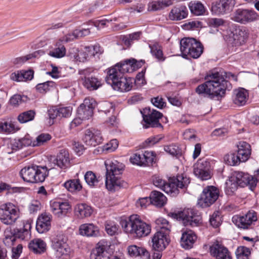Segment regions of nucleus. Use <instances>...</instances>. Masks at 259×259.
I'll list each match as a JSON object with an SVG mask.
<instances>
[{
    "mask_svg": "<svg viewBox=\"0 0 259 259\" xmlns=\"http://www.w3.org/2000/svg\"><path fill=\"white\" fill-rule=\"evenodd\" d=\"M31 228V223L28 221H27L24 224L23 229H18L17 231H15L14 234L16 238L18 237L22 240L28 238L30 235L29 230Z\"/></svg>",
    "mask_w": 259,
    "mask_h": 259,
    "instance_id": "a19ab883",
    "label": "nucleus"
},
{
    "mask_svg": "<svg viewBox=\"0 0 259 259\" xmlns=\"http://www.w3.org/2000/svg\"><path fill=\"white\" fill-rule=\"evenodd\" d=\"M55 83L52 81H48L38 83L36 86V90L40 93H45L55 88Z\"/></svg>",
    "mask_w": 259,
    "mask_h": 259,
    "instance_id": "8fccbe9b",
    "label": "nucleus"
},
{
    "mask_svg": "<svg viewBox=\"0 0 259 259\" xmlns=\"http://www.w3.org/2000/svg\"><path fill=\"white\" fill-rule=\"evenodd\" d=\"M93 212L91 206L86 204L82 203L77 205L74 208L75 215L79 219L90 217Z\"/></svg>",
    "mask_w": 259,
    "mask_h": 259,
    "instance_id": "c9c22d12",
    "label": "nucleus"
},
{
    "mask_svg": "<svg viewBox=\"0 0 259 259\" xmlns=\"http://www.w3.org/2000/svg\"><path fill=\"white\" fill-rule=\"evenodd\" d=\"M51 211L58 217L65 216L71 209V205L67 201H53L50 203Z\"/></svg>",
    "mask_w": 259,
    "mask_h": 259,
    "instance_id": "5701e85b",
    "label": "nucleus"
},
{
    "mask_svg": "<svg viewBox=\"0 0 259 259\" xmlns=\"http://www.w3.org/2000/svg\"><path fill=\"white\" fill-rule=\"evenodd\" d=\"M150 202L151 204L158 206H163L166 202V197L160 192L153 191L150 194Z\"/></svg>",
    "mask_w": 259,
    "mask_h": 259,
    "instance_id": "e433bc0d",
    "label": "nucleus"
},
{
    "mask_svg": "<svg viewBox=\"0 0 259 259\" xmlns=\"http://www.w3.org/2000/svg\"><path fill=\"white\" fill-rule=\"evenodd\" d=\"M156 228L159 229L158 231H162L166 234H169L171 229V225L168 221L163 218L157 219L155 221Z\"/></svg>",
    "mask_w": 259,
    "mask_h": 259,
    "instance_id": "79ce46f5",
    "label": "nucleus"
},
{
    "mask_svg": "<svg viewBox=\"0 0 259 259\" xmlns=\"http://www.w3.org/2000/svg\"><path fill=\"white\" fill-rule=\"evenodd\" d=\"M19 210L13 203H7L0 206V220L4 224L12 225L19 218Z\"/></svg>",
    "mask_w": 259,
    "mask_h": 259,
    "instance_id": "6e6552de",
    "label": "nucleus"
},
{
    "mask_svg": "<svg viewBox=\"0 0 259 259\" xmlns=\"http://www.w3.org/2000/svg\"><path fill=\"white\" fill-rule=\"evenodd\" d=\"M4 243L8 246H11L13 245L16 238L15 234L11 233L10 231L6 230L4 232Z\"/></svg>",
    "mask_w": 259,
    "mask_h": 259,
    "instance_id": "680f3d73",
    "label": "nucleus"
},
{
    "mask_svg": "<svg viewBox=\"0 0 259 259\" xmlns=\"http://www.w3.org/2000/svg\"><path fill=\"white\" fill-rule=\"evenodd\" d=\"M151 53L158 60L163 61L164 60L162 48L158 43L150 45Z\"/></svg>",
    "mask_w": 259,
    "mask_h": 259,
    "instance_id": "de8ad7c7",
    "label": "nucleus"
},
{
    "mask_svg": "<svg viewBox=\"0 0 259 259\" xmlns=\"http://www.w3.org/2000/svg\"><path fill=\"white\" fill-rule=\"evenodd\" d=\"M168 235L162 231H157L152 239L153 248L158 251L165 249L169 242Z\"/></svg>",
    "mask_w": 259,
    "mask_h": 259,
    "instance_id": "412c9836",
    "label": "nucleus"
},
{
    "mask_svg": "<svg viewBox=\"0 0 259 259\" xmlns=\"http://www.w3.org/2000/svg\"><path fill=\"white\" fill-rule=\"evenodd\" d=\"M128 255L132 257L140 256L142 259H149L150 254L149 251L144 247H138L133 245L129 246L127 248Z\"/></svg>",
    "mask_w": 259,
    "mask_h": 259,
    "instance_id": "2f4dec72",
    "label": "nucleus"
},
{
    "mask_svg": "<svg viewBox=\"0 0 259 259\" xmlns=\"http://www.w3.org/2000/svg\"><path fill=\"white\" fill-rule=\"evenodd\" d=\"M32 183H42L49 175V167L47 166L34 165Z\"/></svg>",
    "mask_w": 259,
    "mask_h": 259,
    "instance_id": "7c9ffc66",
    "label": "nucleus"
},
{
    "mask_svg": "<svg viewBox=\"0 0 259 259\" xmlns=\"http://www.w3.org/2000/svg\"><path fill=\"white\" fill-rule=\"evenodd\" d=\"M89 47H85L78 51L75 59L79 62H84L94 57Z\"/></svg>",
    "mask_w": 259,
    "mask_h": 259,
    "instance_id": "a18cd8bd",
    "label": "nucleus"
},
{
    "mask_svg": "<svg viewBox=\"0 0 259 259\" xmlns=\"http://www.w3.org/2000/svg\"><path fill=\"white\" fill-rule=\"evenodd\" d=\"M196 239L197 236L193 231L191 230H187L182 233L181 238V245L185 249H190L193 247Z\"/></svg>",
    "mask_w": 259,
    "mask_h": 259,
    "instance_id": "c756f323",
    "label": "nucleus"
},
{
    "mask_svg": "<svg viewBox=\"0 0 259 259\" xmlns=\"http://www.w3.org/2000/svg\"><path fill=\"white\" fill-rule=\"evenodd\" d=\"M235 78L234 74L226 72H209L205 77L206 80L195 89V92L199 95L207 97L211 99L219 100L224 96L227 89L231 84L227 79Z\"/></svg>",
    "mask_w": 259,
    "mask_h": 259,
    "instance_id": "f257e3e1",
    "label": "nucleus"
},
{
    "mask_svg": "<svg viewBox=\"0 0 259 259\" xmlns=\"http://www.w3.org/2000/svg\"><path fill=\"white\" fill-rule=\"evenodd\" d=\"M232 181H235L241 187L248 186L253 190L256 186L257 179L247 173L242 171H235L232 176Z\"/></svg>",
    "mask_w": 259,
    "mask_h": 259,
    "instance_id": "ddd939ff",
    "label": "nucleus"
},
{
    "mask_svg": "<svg viewBox=\"0 0 259 259\" xmlns=\"http://www.w3.org/2000/svg\"><path fill=\"white\" fill-rule=\"evenodd\" d=\"M210 253L215 259H232L228 249L218 242L214 243L210 247Z\"/></svg>",
    "mask_w": 259,
    "mask_h": 259,
    "instance_id": "b1692460",
    "label": "nucleus"
},
{
    "mask_svg": "<svg viewBox=\"0 0 259 259\" xmlns=\"http://www.w3.org/2000/svg\"><path fill=\"white\" fill-rule=\"evenodd\" d=\"M237 259H249L250 255V249L245 246H239L236 251Z\"/></svg>",
    "mask_w": 259,
    "mask_h": 259,
    "instance_id": "864d4df0",
    "label": "nucleus"
},
{
    "mask_svg": "<svg viewBox=\"0 0 259 259\" xmlns=\"http://www.w3.org/2000/svg\"><path fill=\"white\" fill-rule=\"evenodd\" d=\"M51 215L46 213L41 214L36 223V229L39 233H44L51 228Z\"/></svg>",
    "mask_w": 259,
    "mask_h": 259,
    "instance_id": "cd10ccee",
    "label": "nucleus"
},
{
    "mask_svg": "<svg viewBox=\"0 0 259 259\" xmlns=\"http://www.w3.org/2000/svg\"><path fill=\"white\" fill-rule=\"evenodd\" d=\"M120 224L123 231L134 238L145 237L151 232L150 225L142 221L137 214L130 215L127 220H121Z\"/></svg>",
    "mask_w": 259,
    "mask_h": 259,
    "instance_id": "7ed1b4c3",
    "label": "nucleus"
},
{
    "mask_svg": "<svg viewBox=\"0 0 259 259\" xmlns=\"http://www.w3.org/2000/svg\"><path fill=\"white\" fill-rule=\"evenodd\" d=\"M224 161L230 165H235L241 162L237 154L235 153H230L226 155L224 157Z\"/></svg>",
    "mask_w": 259,
    "mask_h": 259,
    "instance_id": "6e6d98bb",
    "label": "nucleus"
},
{
    "mask_svg": "<svg viewBox=\"0 0 259 259\" xmlns=\"http://www.w3.org/2000/svg\"><path fill=\"white\" fill-rule=\"evenodd\" d=\"M164 150L173 156H178L180 154L179 147L175 145H170L164 147Z\"/></svg>",
    "mask_w": 259,
    "mask_h": 259,
    "instance_id": "338daca9",
    "label": "nucleus"
},
{
    "mask_svg": "<svg viewBox=\"0 0 259 259\" xmlns=\"http://www.w3.org/2000/svg\"><path fill=\"white\" fill-rule=\"evenodd\" d=\"M84 180L86 183L90 186H94L99 181L95 173L92 171H88L85 173L84 175Z\"/></svg>",
    "mask_w": 259,
    "mask_h": 259,
    "instance_id": "4d7b16f0",
    "label": "nucleus"
},
{
    "mask_svg": "<svg viewBox=\"0 0 259 259\" xmlns=\"http://www.w3.org/2000/svg\"><path fill=\"white\" fill-rule=\"evenodd\" d=\"M34 165L25 166L20 170L19 174L24 181L32 183L33 175L34 174Z\"/></svg>",
    "mask_w": 259,
    "mask_h": 259,
    "instance_id": "ea45409f",
    "label": "nucleus"
},
{
    "mask_svg": "<svg viewBox=\"0 0 259 259\" xmlns=\"http://www.w3.org/2000/svg\"><path fill=\"white\" fill-rule=\"evenodd\" d=\"M110 243L106 240H100L92 250L91 259H110L112 251Z\"/></svg>",
    "mask_w": 259,
    "mask_h": 259,
    "instance_id": "9d476101",
    "label": "nucleus"
},
{
    "mask_svg": "<svg viewBox=\"0 0 259 259\" xmlns=\"http://www.w3.org/2000/svg\"><path fill=\"white\" fill-rule=\"evenodd\" d=\"M90 33V28H84L82 29H76L73 31L71 33L67 34L65 35V39L66 41H73L87 35Z\"/></svg>",
    "mask_w": 259,
    "mask_h": 259,
    "instance_id": "58836bf2",
    "label": "nucleus"
},
{
    "mask_svg": "<svg viewBox=\"0 0 259 259\" xmlns=\"http://www.w3.org/2000/svg\"><path fill=\"white\" fill-rule=\"evenodd\" d=\"M51 136L48 133H42L39 135L33 140V147H38L44 145L51 139Z\"/></svg>",
    "mask_w": 259,
    "mask_h": 259,
    "instance_id": "09e8293b",
    "label": "nucleus"
},
{
    "mask_svg": "<svg viewBox=\"0 0 259 259\" xmlns=\"http://www.w3.org/2000/svg\"><path fill=\"white\" fill-rule=\"evenodd\" d=\"M187 15V8L185 6H181L173 8L169 13V17L172 20H180L185 18Z\"/></svg>",
    "mask_w": 259,
    "mask_h": 259,
    "instance_id": "72a5a7b5",
    "label": "nucleus"
},
{
    "mask_svg": "<svg viewBox=\"0 0 259 259\" xmlns=\"http://www.w3.org/2000/svg\"><path fill=\"white\" fill-rule=\"evenodd\" d=\"M180 49L184 58H187L189 56L197 59L203 52V46L195 38H184L180 41Z\"/></svg>",
    "mask_w": 259,
    "mask_h": 259,
    "instance_id": "20e7f679",
    "label": "nucleus"
},
{
    "mask_svg": "<svg viewBox=\"0 0 259 259\" xmlns=\"http://www.w3.org/2000/svg\"><path fill=\"white\" fill-rule=\"evenodd\" d=\"M106 169L105 186L110 191H115L121 187H125L127 184L121 178L124 165L114 159H107L105 161Z\"/></svg>",
    "mask_w": 259,
    "mask_h": 259,
    "instance_id": "f03ea898",
    "label": "nucleus"
},
{
    "mask_svg": "<svg viewBox=\"0 0 259 259\" xmlns=\"http://www.w3.org/2000/svg\"><path fill=\"white\" fill-rule=\"evenodd\" d=\"M170 182L172 184V190L174 191V189L177 190V193L175 194V196H176L179 193V188H186L190 184V180L185 174H183L177 176V178H170Z\"/></svg>",
    "mask_w": 259,
    "mask_h": 259,
    "instance_id": "bb28decb",
    "label": "nucleus"
},
{
    "mask_svg": "<svg viewBox=\"0 0 259 259\" xmlns=\"http://www.w3.org/2000/svg\"><path fill=\"white\" fill-rule=\"evenodd\" d=\"M155 156L153 152L145 151L134 154L130 157L132 163L141 166H150L154 161Z\"/></svg>",
    "mask_w": 259,
    "mask_h": 259,
    "instance_id": "2eb2a0df",
    "label": "nucleus"
},
{
    "mask_svg": "<svg viewBox=\"0 0 259 259\" xmlns=\"http://www.w3.org/2000/svg\"><path fill=\"white\" fill-rule=\"evenodd\" d=\"M210 163L206 159L198 161L194 167V175L202 180H206L210 178L209 169Z\"/></svg>",
    "mask_w": 259,
    "mask_h": 259,
    "instance_id": "6ab92c4d",
    "label": "nucleus"
},
{
    "mask_svg": "<svg viewBox=\"0 0 259 259\" xmlns=\"http://www.w3.org/2000/svg\"><path fill=\"white\" fill-rule=\"evenodd\" d=\"M209 222L213 228H217L220 226L222 220L219 211H215L213 213L210 217Z\"/></svg>",
    "mask_w": 259,
    "mask_h": 259,
    "instance_id": "bf43d9fd",
    "label": "nucleus"
},
{
    "mask_svg": "<svg viewBox=\"0 0 259 259\" xmlns=\"http://www.w3.org/2000/svg\"><path fill=\"white\" fill-rule=\"evenodd\" d=\"M234 5V0H220L212 4L211 11L216 15L224 14L231 11Z\"/></svg>",
    "mask_w": 259,
    "mask_h": 259,
    "instance_id": "aec40b11",
    "label": "nucleus"
},
{
    "mask_svg": "<svg viewBox=\"0 0 259 259\" xmlns=\"http://www.w3.org/2000/svg\"><path fill=\"white\" fill-rule=\"evenodd\" d=\"M141 33L140 32H136L130 34L128 36H124L123 38V41L125 45L130 46L134 40H138Z\"/></svg>",
    "mask_w": 259,
    "mask_h": 259,
    "instance_id": "0e129e2a",
    "label": "nucleus"
},
{
    "mask_svg": "<svg viewBox=\"0 0 259 259\" xmlns=\"http://www.w3.org/2000/svg\"><path fill=\"white\" fill-rule=\"evenodd\" d=\"M189 8L191 13L197 16L202 15L205 11L203 5L199 2L190 3Z\"/></svg>",
    "mask_w": 259,
    "mask_h": 259,
    "instance_id": "603ef678",
    "label": "nucleus"
},
{
    "mask_svg": "<svg viewBox=\"0 0 259 259\" xmlns=\"http://www.w3.org/2000/svg\"><path fill=\"white\" fill-rule=\"evenodd\" d=\"M79 231L80 235L88 237H95L99 234L98 227L93 224H84L80 225Z\"/></svg>",
    "mask_w": 259,
    "mask_h": 259,
    "instance_id": "f704fd0d",
    "label": "nucleus"
},
{
    "mask_svg": "<svg viewBox=\"0 0 259 259\" xmlns=\"http://www.w3.org/2000/svg\"><path fill=\"white\" fill-rule=\"evenodd\" d=\"M65 40V36L57 40L55 45V48L49 52V55L51 57L56 58H61L65 56L66 54V48L63 44L64 42L70 41Z\"/></svg>",
    "mask_w": 259,
    "mask_h": 259,
    "instance_id": "c85d7f7f",
    "label": "nucleus"
},
{
    "mask_svg": "<svg viewBox=\"0 0 259 259\" xmlns=\"http://www.w3.org/2000/svg\"><path fill=\"white\" fill-rule=\"evenodd\" d=\"M29 248L35 253H41L46 251V244L40 239H34L29 243Z\"/></svg>",
    "mask_w": 259,
    "mask_h": 259,
    "instance_id": "4c0bfd02",
    "label": "nucleus"
},
{
    "mask_svg": "<svg viewBox=\"0 0 259 259\" xmlns=\"http://www.w3.org/2000/svg\"><path fill=\"white\" fill-rule=\"evenodd\" d=\"M67 237L62 233L58 234L54 238L53 248L57 256L61 257L70 254L71 249L67 244Z\"/></svg>",
    "mask_w": 259,
    "mask_h": 259,
    "instance_id": "f8f14e48",
    "label": "nucleus"
},
{
    "mask_svg": "<svg viewBox=\"0 0 259 259\" xmlns=\"http://www.w3.org/2000/svg\"><path fill=\"white\" fill-rule=\"evenodd\" d=\"M118 146V141L116 139H113L103 146V150L107 152H112L117 148Z\"/></svg>",
    "mask_w": 259,
    "mask_h": 259,
    "instance_id": "e2e57ef3",
    "label": "nucleus"
},
{
    "mask_svg": "<svg viewBox=\"0 0 259 259\" xmlns=\"http://www.w3.org/2000/svg\"><path fill=\"white\" fill-rule=\"evenodd\" d=\"M239 186L235 181H232V177L231 176L229 180L226 182V187L225 191L227 195H232L237 190Z\"/></svg>",
    "mask_w": 259,
    "mask_h": 259,
    "instance_id": "3c124183",
    "label": "nucleus"
},
{
    "mask_svg": "<svg viewBox=\"0 0 259 259\" xmlns=\"http://www.w3.org/2000/svg\"><path fill=\"white\" fill-rule=\"evenodd\" d=\"M208 24L211 27H218L222 26H227L228 23L227 21L221 18H211L208 20Z\"/></svg>",
    "mask_w": 259,
    "mask_h": 259,
    "instance_id": "052dcab7",
    "label": "nucleus"
},
{
    "mask_svg": "<svg viewBox=\"0 0 259 259\" xmlns=\"http://www.w3.org/2000/svg\"><path fill=\"white\" fill-rule=\"evenodd\" d=\"M257 221L256 212L253 210L249 211L245 215L242 217H234L232 221L239 228L247 229L253 222Z\"/></svg>",
    "mask_w": 259,
    "mask_h": 259,
    "instance_id": "f3484780",
    "label": "nucleus"
},
{
    "mask_svg": "<svg viewBox=\"0 0 259 259\" xmlns=\"http://www.w3.org/2000/svg\"><path fill=\"white\" fill-rule=\"evenodd\" d=\"M169 216L181 221L184 226H197L201 223V217L194 209L187 208L182 211L170 212Z\"/></svg>",
    "mask_w": 259,
    "mask_h": 259,
    "instance_id": "423d86ee",
    "label": "nucleus"
},
{
    "mask_svg": "<svg viewBox=\"0 0 259 259\" xmlns=\"http://www.w3.org/2000/svg\"><path fill=\"white\" fill-rule=\"evenodd\" d=\"M248 99V93L243 88H239L234 90L233 101L238 106L244 105Z\"/></svg>",
    "mask_w": 259,
    "mask_h": 259,
    "instance_id": "473e14b6",
    "label": "nucleus"
},
{
    "mask_svg": "<svg viewBox=\"0 0 259 259\" xmlns=\"http://www.w3.org/2000/svg\"><path fill=\"white\" fill-rule=\"evenodd\" d=\"M171 4L170 0H159L152 2L148 5L149 11H158Z\"/></svg>",
    "mask_w": 259,
    "mask_h": 259,
    "instance_id": "37998d69",
    "label": "nucleus"
},
{
    "mask_svg": "<svg viewBox=\"0 0 259 259\" xmlns=\"http://www.w3.org/2000/svg\"><path fill=\"white\" fill-rule=\"evenodd\" d=\"M257 18L258 15L254 11L239 9L234 13L233 19L237 22L245 24L254 21Z\"/></svg>",
    "mask_w": 259,
    "mask_h": 259,
    "instance_id": "dca6fc26",
    "label": "nucleus"
},
{
    "mask_svg": "<svg viewBox=\"0 0 259 259\" xmlns=\"http://www.w3.org/2000/svg\"><path fill=\"white\" fill-rule=\"evenodd\" d=\"M153 183L154 186L159 188L166 193L170 195L171 196H175V194L177 193L176 189H174V191L172 190V184L170 182V178L168 182L163 179L160 176H154L152 178Z\"/></svg>",
    "mask_w": 259,
    "mask_h": 259,
    "instance_id": "393cba45",
    "label": "nucleus"
},
{
    "mask_svg": "<svg viewBox=\"0 0 259 259\" xmlns=\"http://www.w3.org/2000/svg\"><path fill=\"white\" fill-rule=\"evenodd\" d=\"M249 37L248 30L244 27H236L231 32L228 38V43L232 46H240L244 44Z\"/></svg>",
    "mask_w": 259,
    "mask_h": 259,
    "instance_id": "4468645a",
    "label": "nucleus"
},
{
    "mask_svg": "<svg viewBox=\"0 0 259 259\" xmlns=\"http://www.w3.org/2000/svg\"><path fill=\"white\" fill-rule=\"evenodd\" d=\"M112 71H115V74L124 75V73L133 72L131 59L126 60L117 63L108 69L107 73L110 74Z\"/></svg>",
    "mask_w": 259,
    "mask_h": 259,
    "instance_id": "a878e982",
    "label": "nucleus"
},
{
    "mask_svg": "<svg viewBox=\"0 0 259 259\" xmlns=\"http://www.w3.org/2000/svg\"><path fill=\"white\" fill-rule=\"evenodd\" d=\"M93 114L92 109H87L85 107H79L77 109V115L82 119H88Z\"/></svg>",
    "mask_w": 259,
    "mask_h": 259,
    "instance_id": "13d9d810",
    "label": "nucleus"
},
{
    "mask_svg": "<svg viewBox=\"0 0 259 259\" xmlns=\"http://www.w3.org/2000/svg\"><path fill=\"white\" fill-rule=\"evenodd\" d=\"M64 186L71 192L79 191L82 189V185L79 179L69 180L64 184Z\"/></svg>",
    "mask_w": 259,
    "mask_h": 259,
    "instance_id": "c03bdc74",
    "label": "nucleus"
},
{
    "mask_svg": "<svg viewBox=\"0 0 259 259\" xmlns=\"http://www.w3.org/2000/svg\"><path fill=\"white\" fill-rule=\"evenodd\" d=\"M52 163L51 162L49 164L48 167L49 170L54 168L55 165L61 169H66L69 165L70 158L68 152L62 149L60 151L56 157L51 159Z\"/></svg>",
    "mask_w": 259,
    "mask_h": 259,
    "instance_id": "a211bd4d",
    "label": "nucleus"
},
{
    "mask_svg": "<svg viewBox=\"0 0 259 259\" xmlns=\"http://www.w3.org/2000/svg\"><path fill=\"white\" fill-rule=\"evenodd\" d=\"M0 130L5 133H10L15 131L13 124L8 122L0 123Z\"/></svg>",
    "mask_w": 259,
    "mask_h": 259,
    "instance_id": "774afa93",
    "label": "nucleus"
},
{
    "mask_svg": "<svg viewBox=\"0 0 259 259\" xmlns=\"http://www.w3.org/2000/svg\"><path fill=\"white\" fill-rule=\"evenodd\" d=\"M35 115L34 110H30L20 113L17 118L20 123H24L33 120Z\"/></svg>",
    "mask_w": 259,
    "mask_h": 259,
    "instance_id": "49530a36",
    "label": "nucleus"
},
{
    "mask_svg": "<svg viewBox=\"0 0 259 259\" xmlns=\"http://www.w3.org/2000/svg\"><path fill=\"white\" fill-rule=\"evenodd\" d=\"M148 111L147 114H143V121L145 123H143L144 128H148L149 127H160L162 128V124L159 122L163 115L161 113L155 110L151 111L150 109L146 108L144 111L145 113Z\"/></svg>",
    "mask_w": 259,
    "mask_h": 259,
    "instance_id": "9b49d317",
    "label": "nucleus"
},
{
    "mask_svg": "<svg viewBox=\"0 0 259 259\" xmlns=\"http://www.w3.org/2000/svg\"><path fill=\"white\" fill-rule=\"evenodd\" d=\"M107 73L106 77L107 83L110 84L114 90L121 92H127L131 91L133 87L135 80L131 77H126L124 75L115 74V71Z\"/></svg>",
    "mask_w": 259,
    "mask_h": 259,
    "instance_id": "39448f33",
    "label": "nucleus"
},
{
    "mask_svg": "<svg viewBox=\"0 0 259 259\" xmlns=\"http://www.w3.org/2000/svg\"><path fill=\"white\" fill-rule=\"evenodd\" d=\"M94 70L87 68L78 71L80 79L83 86L90 91L98 90L102 85V80L98 76L93 74Z\"/></svg>",
    "mask_w": 259,
    "mask_h": 259,
    "instance_id": "0eeeda50",
    "label": "nucleus"
},
{
    "mask_svg": "<svg viewBox=\"0 0 259 259\" xmlns=\"http://www.w3.org/2000/svg\"><path fill=\"white\" fill-rule=\"evenodd\" d=\"M82 140L87 145L95 147L102 143V137L100 131L95 129L88 130L85 131Z\"/></svg>",
    "mask_w": 259,
    "mask_h": 259,
    "instance_id": "4be33fe9",
    "label": "nucleus"
},
{
    "mask_svg": "<svg viewBox=\"0 0 259 259\" xmlns=\"http://www.w3.org/2000/svg\"><path fill=\"white\" fill-rule=\"evenodd\" d=\"M27 99V97L26 96L16 94L10 98L9 102L12 106H17L22 103L26 102Z\"/></svg>",
    "mask_w": 259,
    "mask_h": 259,
    "instance_id": "5fc2aeb1",
    "label": "nucleus"
},
{
    "mask_svg": "<svg viewBox=\"0 0 259 259\" xmlns=\"http://www.w3.org/2000/svg\"><path fill=\"white\" fill-rule=\"evenodd\" d=\"M100 110L105 114L107 113L113 112L114 111V107L112 104L108 102H105L102 103L100 107Z\"/></svg>",
    "mask_w": 259,
    "mask_h": 259,
    "instance_id": "69168bd1",
    "label": "nucleus"
},
{
    "mask_svg": "<svg viewBox=\"0 0 259 259\" xmlns=\"http://www.w3.org/2000/svg\"><path fill=\"white\" fill-rule=\"evenodd\" d=\"M219 191L215 187L208 186L204 188L197 201V205L202 208L210 206L218 199Z\"/></svg>",
    "mask_w": 259,
    "mask_h": 259,
    "instance_id": "1a4fd4ad",
    "label": "nucleus"
}]
</instances>
